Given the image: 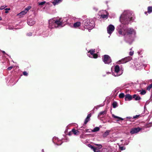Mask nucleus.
I'll return each instance as SVG.
<instances>
[{
    "mask_svg": "<svg viewBox=\"0 0 152 152\" xmlns=\"http://www.w3.org/2000/svg\"><path fill=\"white\" fill-rule=\"evenodd\" d=\"M134 54V51H130L129 53V55L131 56H132Z\"/></svg>",
    "mask_w": 152,
    "mask_h": 152,
    "instance_id": "79ce46f5",
    "label": "nucleus"
},
{
    "mask_svg": "<svg viewBox=\"0 0 152 152\" xmlns=\"http://www.w3.org/2000/svg\"><path fill=\"white\" fill-rule=\"evenodd\" d=\"M133 98L136 100H138L140 99V97L138 95L134 94L133 95Z\"/></svg>",
    "mask_w": 152,
    "mask_h": 152,
    "instance_id": "aec40b11",
    "label": "nucleus"
},
{
    "mask_svg": "<svg viewBox=\"0 0 152 152\" xmlns=\"http://www.w3.org/2000/svg\"><path fill=\"white\" fill-rule=\"evenodd\" d=\"M7 6L6 5H4L1 6L0 7V10H2L4 9L5 7H7Z\"/></svg>",
    "mask_w": 152,
    "mask_h": 152,
    "instance_id": "c9c22d12",
    "label": "nucleus"
},
{
    "mask_svg": "<svg viewBox=\"0 0 152 152\" xmlns=\"http://www.w3.org/2000/svg\"><path fill=\"white\" fill-rule=\"evenodd\" d=\"M132 48H130V50H132Z\"/></svg>",
    "mask_w": 152,
    "mask_h": 152,
    "instance_id": "4d7b16f0",
    "label": "nucleus"
},
{
    "mask_svg": "<svg viewBox=\"0 0 152 152\" xmlns=\"http://www.w3.org/2000/svg\"><path fill=\"white\" fill-rule=\"evenodd\" d=\"M89 145V147L90 148L93 150V149L94 148V147H93V146H92V145Z\"/></svg>",
    "mask_w": 152,
    "mask_h": 152,
    "instance_id": "a18cd8bd",
    "label": "nucleus"
},
{
    "mask_svg": "<svg viewBox=\"0 0 152 152\" xmlns=\"http://www.w3.org/2000/svg\"><path fill=\"white\" fill-rule=\"evenodd\" d=\"M23 75L25 76H27L28 75V73L26 71L23 72Z\"/></svg>",
    "mask_w": 152,
    "mask_h": 152,
    "instance_id": "c03bdc74",
    "label": "nucleus"
},
{
    "mask_svg": "<svg viewBox=\"0 0 152 152\" xmlns=\"http://www.w3.org/2000/svg\"><path fill=\"white\" fill-rule=\"evenodd\" d=\"M8 28L10 30H14V29H16V28H14L12 26H9Z\"/></svg>",
    "mask_w": 152,
    "mask_h": 152,
    "instance_id": "72a5a7b5",
    "label": "nucleus"
},
{
    "mask_svg": "<svg viewBox=\"0 0 152 152\" xmlns=\"http://www.w3.org/2000/svg\"><path fill=\"white\" fill-rule=\"evenodd\" d=\"M81 23L80 22H77L74 23L73 25V27L76 28L80 26Z\"/></svg>",
    "mask_w": 152,
    "mask_h": 152,
    "instance_id": "4468645a",
    "label": "nucleus"
},
{
    "mask_svg": "<svg viewBox=\"0 0 152 152\" xmlns=\"http://www.w3.org/2000/svg\"><path fill=\"white\" fill-rule=\"evenodd\" d=\"M36 23V21L34 18H29L27 21V23L28 25L32 26Z\"/></svg>",
    "mask_w": 152,
    "mask_h": 152,
    "instance_id": "1a4fd4ad",
    "label": "nucleus"
},
{
    "mask_svg": "<svg viewBox=\"0 0 152 152\" xmlns=\"http://www.w3.org/2000/svg\"><path fill=\"white\" fill-rule=\"evenodd\" d=\"M2 52L4 54H7L4 51H2Z\"/></svg>",
    "mask_w": 152,
    "mask_h": 152,
    "instance_id": "8fccbe9b",
    "label": "nucleus"
},
{
    "mask_svg": "<svg viewBox=\"0 0 152 152\" xmlns=\"http://www.w3.org/2000/svg\"><path fill=\"white\" fill-rule=\"evenodd\" d=\"M96 145L97 146V147L99 150L101 149L102 147V146L101 144H96Z\"/></svg>",
    "mask_w": 152,
    "mask_h": 152,
    "instance_id": "473e14b6",
    "label": "nucleus"
},
{
    "mask_svg": "<svg viewBox=\"0 0 152 152\" xmlns=\"http://www.w3.org/2000/svg\"><path fill=\"white\" fill-rule=\"evenodd\" d=\"M46 3V2L44 1L40 2H39L38 3V4L39 5H42L45 4Z\"/></svg>",
    "mask_w": 152,
    "mask_h": 152,
    "instance_id": "2f4dec72",
    "label": "nucleus"
},
{
    "mask_svg": "<svg viewBox=\"0 0 152 152\" xmlns=\"http://www.w3.org/2000/svg\"><path fill=\"white\" fill-rule=\"evenodd\" d=\"M89 119L88 118H86L85 120V121H84V124H86L88 122V121L89 120Z\"/></svg>",
    "mask_w": 152,
    "mask_h": 152,
    "instance_id": "f704fd0d",
    "label": "nucleus"
},
{
    "mask_svg": "<svg viewBox=\"0 0 152 152\" xmlns=\"http://www.w3.org/2000/svg\"><path fill=\"white\" fill-rule=\"evenodd\" d=\"M124 41L128 44H131L134 41V40L133 39H125Z\"/></svg>",
    "mask_w": 152,
    "mask_h": 152,
    "instance_id": "ddd939ff",
    "label": "nucleus"
},
{
    "mask_svg": "<svg viewBox=\"0 0 152 152\" xmlns=\"http://www.w3.org/2000/svg\"><path fill=\"white\" fill-rule=\"evenodd\" d=\"M53 141L55 144L57 145H60L62 143L61 141L59 140V139L56 137H53Z\"/></svg>",
    "mask_w": 152,
    "mask_h": 152,
    "instance_id": "6e6552de",
    "label": "nucleus"
},
{
    "mask_svg": "<svg viewBox=\"0 0 152 152\" xmlns=\"http://www.w3.org/2000/svg\"><path fill=\"white\" fill-rule=\"evenodd\" d=\"M140 130L141 129L139 127L133 128L131 130L130 133L132 134L137 133L139 132Z\"/></svg>",
    "mask_w": 152,
    "mask_h": 152,
    "instance_id": "9d476101",
    "label": "nucleus"
},
{
    "mask_svg": "<svg viewBox=\"0 0 152 152\" xmlns=\"http://www.w3.org/2000/svg\"><path fill=\"white\" fill-rule=\"evenodd\" d=\"M113 107V108H115L117 106V103L116 102H114L112 104Z\"/></svg>",
    "mask_w": 152,
    "mask_h": 152,
    "instance_id": "c756f323",
    "label": "nucleus"
},
{
    "mask_svg": "<svg viewBox=\"0 0 152 152\" xmlns=\"http://www.w3.org/2000/svg\"><path fill=\"white\" fill-rule=\"evenodd\" d=\"M108 15L107 14H102L101 15V17L103 18H108Z\"/></svg>",
    "mask_w": 152,
    "mask_h": 152,
    "instance_id": "bb28decb",
    "label": "nucleus"
},
{
    "mask_svg": "<svg viewBox=\"0 0 152 152\" xmlns=\"http://www.w3.org/2000/svg\"><path fill=\"white\" fill-rule=\"evenodd\" d=\"M152 119V116L150 118V120H151Z\"/></svg>",
    "mask_w": 152,
    "mask_h": 152,
    "instance_id": "3c124183",
    "label": "nucleus"
},
{
    "mask_svg": "<svg viewBox=\"0 0 152 152\" xmlns=\"http://www.w3.org/2000/svg\"><path fill=\"white\" fill-rule=\"evenodd\" d=\"M72 132L75 134H78V130H76L75 129H73L72 130Z\"/></svg>",
    "mask_w": 152,
    "mask_h": 152,
    "instance_id": "b1692460",
    "label": "nucleus"
},
{
    "mask_svg": "<svg viewBox=\"0 0 152 152\" xmlns=\"http://www.w3.org/2000/svg\"><path fill=\"white\" fill-rule=\"evenodd\" d=\"M132 97L131 95L129 94H127L125 96V100L130 101L132 100Z\"/></svg>",
    "mask_w": 152,
    "mask_h": 152,
    "instance_id": "dca6fc26",
    "label": "nucleus"
},
{
    "mask_svg": "<svg viewBox=\"0 0 152 152\" xmlns=\"http://www.w3.org/2000/svg\"><path fill=\"white\" fill-rule=\"evenodd\" d=\"M119 148L121 150H125L126 148L124 146H119Z\"/></svg>",
    "mask_w": 152,
    "mask_h": 152,
    "instance_id": "4c0bfd02",
    "label": "nucleus"
},
{
    "mask_svg": "<svg viewBox=\"0 0 152 152\" xmlns=\"http://www.w3.org/2000/svg\"><path fill=\"white\" fill-rule=\"evenodd\" d=\"M2 20V18L0 17V20Z\"/></svg>",
    "mask_w": 152,
    "mask_h": 152,
    "instance_id": "864d4df0",
    "label": "nucleus"
},
{
    "mask_svg": "<svg viewBox=\"0 0 152 152\" xmlns=\"http://www.w3.org/2000/svg\"><path fill=\"white\" fill-rule=\"evenodd\" d=\"M91 115L90 114H88L86 118L90 119V118L91 117Z\"/></svg>",
    "mask_w": 152,
    "mask_h": 152,
    "instance_id": "de8ad7c7",
    "label": "nucleus"
},
{
    "mask_svg": "<svg viewBox=\"0 0 152 152\" xmlns=\"http://www.w3.org/2000/svg\"><path fill=\"white\" fill-rule=\"evenodd\" d=\"M110 132V130H107L102 135V136L104 137H106L107 136H108L109 134V133Z\"/></svg>",
    "mask_w": 152,
    "mask_h": 152,
    "instance_id": "6ab92c4d",
    "label": "nucleus"
},
{
    "mask_svg": "<svg viewBox=\"0 0 152 152\" xmlns=\"http://www.w3.org/2000/svg\"><path fill=\"white\" fill-rule=\"evenodd\" d=\"M115 29L114 26L112 24L109 25L107 27V33L110 35L114 31Z\"/></svg>",
    "mask_w": 152,
    "mask_h": 152,
    "instance_id": "0eeeda50",
    "label": "nucleus"
},
{
    "mask_svg": "<svg viewBox=\"0 0 152 152\" xmlns=\"http://www.w3.org/2000/svg\"><path fill=\"white\" fill-rule=\"evenodd\" d=\"M26 13L27 12L24 10L21 11L20 13L17 14V15L19 16L20 17H22L23 15H25Z\"/></svg>",
    "mask_w": 152,
    "mask_h": 152,
    "instance_id": "2eb2a0df",
    "label": "nucleus"
},
{
    "mask_svg": "<svg viewBox=\"0 0 152 152\" xmlns=\"http://www.w3.org/2000/svg\"><path fill=\"white\" fill-rule=\"evenodd\" d=\"M140 52H141V51L140 52V51H138L137 53H138V54H140Z\"/></svg>",
    "mask_w": 152,
    "mask_h": 152,
    "instance_id": "603ef678",
    "label": "nucleus"
},
{
    "mask_svg": "<svg viewBox=\"0 0 152 152\" xmlns=\"http://www.w3.org/2000/svg\"><path fill=\"white\" fill-rule=\"evenodd\" d=\"M62 1L63 0H54L52 3L55 6L61 3Z\"/></svg>",
    "mask_w": 152,
    "mask_h": 152,
    "instance_id": "f8f14e48",
    "label": "nucleus"
},
{
    "mask_svg": "<svg viewBox=\"0 0 152 152\" xmlns=\"http://www.w3.org/2000/svg\"><path fill=\"white\" fill-rule=\"evenodd\" d=\"M31 8V7L30 6H28L24 10L27 13L28 10H29Z\"/></svg>",
    "mask_w": 152,
    "mask_h": 152,
    "instance_id": "a878e982",
    "label": "nucleus"
},
{
    "mask_svg": "<svg viewBox=\"0 0 152 152\" xmlns=\"http://www.w3.org/2000/svg\"><path fill=\"white\" fill-rule=\"evenodd\" d=\"M32 33L29 32L27 33L26 35L28 37H30V36H32Z\"/></svg>",
    "mask_w": 152,
    "mask_h": 152,
    "instance_id": "58836bf2",
    "label": "nucleus"
},
{
    "mask_svg": "<svg viewBox=\"0 0 152 152\" xmlns=\"http://www.w3.org/2000/svg\"><path fill=\"white\" fill-rule=\"evenodd\" d=\"M139 116V115H136L133 116V117H132L133 119H136Z\"/></svg>",
    "mask_w": 152,
    "mask_h": 152,
    "instance_id": "37998d69",
    "label": "nucleus"
},
{
    "mask_svg": "<svg viewBox=\"0 0 152 152\" xmlns=\"http://www.w3.org/2000/svg\"><path fill=\"white\" fill-rule=\"evenodd\" d=\"M42 152H44V150L43 149H42Z\"/></svg>",
    "mask_w": 152,
    "mask_h": 152,
    "instance_id": "5fc2aeb1",
    "label": "nucleus"
},
{
    "mask_svg": "<svg viewBox=\"0 0 152 152\" xmlns=\"http://www.w3.org/2000/svg\"><path fill=\"white\" fill-rule=\"evenodd\" d=\"M146 93V91L144 90L142 91L140 93V94L142 95H144Z\"/></svg>",
    "mask_w": 152,
    "mask_h": 152,
    "instance_id": "ea45409f",
    "label": "nucleus"
},
{
    "mask_svg": "<svg viewBox=\"0 0 152 152\" xmlns=\"http://www.w3.org/2000/svg\"><path fill=\"white\" fill-rule=\"evenodd\" d=\"M93 150L94 152H100L99 149L97 147H94Z\"/></svg>",
    "mask_w": 152,
    "mask_h": 152,
    "instance_id": "cd10ccee",
    "label": "nucleus"
},
{
    "mask_svg": "<svg viewBox=\"0 0 152 152\" xmlns=\"http://www.w3.org/2000/svg\"><path fill=\"white\" fill-rule=\"evenodd\" d=\"M83 27L80 28V29L85 30V29L89 31L92 29L95 26L94 21L92 19L87 18L83 21L82 23Z\"/></svg>",
    "mask_w": 152,
    "mask_h": 152,
    "instance_id": "7ed1b4c3",
    "label": "nucleus"
},
{
    "mask_svg": "<svg viewBox=\"0 0 152 152\" xmlns=\"http://www.w3.org/2000/svg\"><path fill=\"white\" fill-rule=\"evenodd\" d=\"M64 23H67V17L61 18L58 20L55 18L50 19L49 21V27L50 28L62 27Z\"/></svg>",
    "mask_w": 152,
    "mask_h": 152,
    "instance_id": "f03ea898",
    "label": "nucleus"
},
{
    "mask_svg": "<svg viewBox=\"0 0 152 152\" xmlns=\"http://www.w3.org/2000/svg\"><path fill=\"white\" fill-rule=\"evenodd\" d=\"M112 116L114 118H117L118 119V120H116L117 121H118L120 120H124V118H122L121 117L115 116V115H114V114H112Z\"/></svg>",
    "mask_w": 152,
    "mask_h": 152,
    "instance_id": "a211bd4d",
    "label": "nucleus"
},
{
    "mask_svg": "<svg viewBox=\"0 0 152 152\" xmlns=\"http://www.w3.org/2000/svg\"><path fill=\"white\" fill-rule=\"evenodd\" d=\"M103 62L105 64H109L112 62L110 57L108 55H105L102 58Z\"/></svg>",
    "mask_w": 152,
    "mask_h": 152,
    "instance_id": "423d86ee",
    "label": "nucleus"
},
{
    "mask_svg": "<svg viewBox=\"0 0 152 152\" xmlns=\"http://www.w3.org/2000/svg\"><path fill=\"white\" fill-rule=\"evenodd\" d=\"M95 52V49H91L88 52L87 55L90 57L96 58H97V55L94 53Z\"/></svg>",
    "mask_w": 152,
    "mask_h": 152,
    "instance_id": "39448f33",
    "label": "nucleus"
},
{
    "mask_svg": "<svg viewBox=\"0 0 152 152\" xmlns=\"http://www.w3.org/2000/svg\"><path fill=\"white\" fill-rule=\"evenodd\" d=\"M125 60V62H127L130 61L132 59V57L130 56H128L124 58Z\"/></svg>",
    "mask_w": 152,
    "mask_h": 152,
    "instance_id": "412c9836",
    "label": "nucleus"
},
{
    "mask_svg": "<svg viewBox=\"0 0 152 152\" xmlns=\"http://www.w3.org/2000/svg\"><path fill=\"white\" fill-rule=\"evenodd\" d=\"M12 68H13V67L12 66H11L9 67L7 69L8 70H10Z\"/></svg>",
    "mask_w": 152,
    "mask_h": 152,
    "instance_id": "49530a36",
    "label": "nucleus"
},
{
    "mask_svg": "<svg viewBox=\"0 0 152 152\" xmlns=\"http://www.w3.org/2000/svg\"><path fill=\"white\" fill-rule=\"evenodd\" d=\"M125 60L124 58L122 59L121 60H119V61H118V64H124L126 62H125Z\"/></svg>",
    "mask_w": 152,
    "mask_h": 152,
    "instance_id": "5701e85b",
    "label": "nucleus"
},
{
    "mask_svg": "<svg viewBox=\"0 0 152 152\" xmlns=\"http://www.w3.org/2000/svg\"><path fill=\"white\" fill-rule=\"evenodd\" d=\"M107 112V111L106 110H105L104 111L100 112L98 115V117H100L101 115H103L106 114Z\"/></svg>",
    "mask_w": 152,
    "mask_h": 152,
    "instance_id": "f3484780",
    "label": "nucleus"
},
{
    "mask_svg": "<svg viewBox=\"0 0 152 152\" xmlns=\"http://www.w3.org/2000/svg\"><path fill=\"white\" fill-rule=\"evenodd\" d=\"M123 71L122 69H120L118 65H116L114 67V71L112 72V75L115 77L118 76L122 74Z\"/></svg>",
    "mask_w": 152,
    "mask_h": 152,
    "instance_id": "20e7f679",
    "label": "nucleus"
},
{
    "mask_svg": "<svg viewBox=\"0 0 152 152\" xmlns=\"http://www.w3.org/2000/svg\"><path fill=\"white\" fill-rule=\"evenodd\" d=\"M148 12L149 14L152 12V6H149L148 7Z\"/></svg>",
    "mask_w": 152,
    "mask_h": 152,
    "instance_id": "4be33fe9",
    "label": "nucleus"
},
{
    "mask_svg": "<svg viewBox=\"0 0 152 152\" xmlns=\"http://www.w3.org/2000/svg\"><path fill=\"white\" fill-rule=\"evenodd\" d=\"M99 127H96L92 130L93 132H95L99 131Z\"/></svg>",
    "mask_w": 152,
    "mask_h": 152,
    "instance_id": "393cba45",
    "label": "nucleus"
},
{
    "mask_svg": "<svg viewBox=\"0 0 152 152\" xmlns=\"http://www.w3.org/2000/svg\"><path fill=\"white\" fill-rule=\"evenodd\" d=\"M128 143H129V142H128L126 144V145H128Z\"/></svg>",
    "mask_w": 152,
    "mask_h": 152,
    "instance_id": "6e6d98bb",
    "label": "nucleus"
},
{
    "mask_svg": "<svg viewBox=\"0 0 152 152\" xmlns=\"http://www.w3.org/2000/svg\"><path fill=\"white\" fill-rule=\"evenodd\" d=\"M93 9L96 11H97L98 10V9L96 7H94L93 8Z\"/></svg>",
    "mask_w": 152,
    "mask_h": 152,
    "instance_id": "09e8293b",
    "label": "nucleus"
},
{
    "mask_svg": "<svg viewBox=\"0 0 152 152\" xmlns=\"http://www.w3.org/2000/svg\"><path fill=\"white\" fill-rule=\"evenodd\" d=\"M135 17L132 11L130 10L124 11L121 15L120 21L121 24L117 28V30L119 37H126L136 34V31L132 28H126L125 25L133 22Z\"/></svg>",
    "mask_w": 152,
    "mask_h": 152,
    "instance_id": "f257e3e1",
    "label": "nucleus"
},
{
    "mask_svg": "<svg viewBox=\"0 0 152 152\" xmlns=\"http://www.w3.org/2000/svg\"><path fill=\"white\" fill-rule=\"evenodd\" d=\"M124 96V94L123 93H121L119 95V97L121 98H123Z\"/></svg>",
    "mask_w": 152,
    "mask_h": 152,
    "instance_id": "7c9ffc66",
    "label": "nucleus"
},
{
    "mask_svg": "<svg viewBox=\"0 0 152 152\" xmlns=\"http://www.w3.org/2000/svg\"><path fill=\"white\" fill-rule=\"evenodd\" d=\"M10 8H7L5 9V13H7L8 12V10H10Z\"/></svg>",
    "mask_w": 152,
    "mask_h": 152,
    "instance_id": "e433bc0d",
    "label": "nucleus"
},
{
    "mask_svg": "<svg viewBox=\"0 0 152 152\" xmlns=\"http://www.w3.org/2000/svg\"><path fill=\"white\" fill-rule=\"evenodd\" d=\"M152 88V83L147 87V89L149 91Z\"/></svg>",
    "mask_w": 152,
    "mask_h": 152,
    "instance_id": "c85d7f7f",
    "label": "nucleus"
},
{
    "mask_svg": "<svg viewBox=\"0 0 152 152\" xmlns=\"http://www.w3.org/2000/svg\"><path fill=\"white\" fill-rule=\"evenodd\" d=\"M126 118L128 119H130V120L131 121H133V118L132 117H126Z\"/></svg>",
    "mask_w": 152,
    "mask_h": 152,
    "instance_id": "a19ab883",
    "label": "nucleus"
},
{
    "mask_svg": "<svg viewBox=\"0 0 152 152\" xmlns=\"http://www.w3.org/2000/svg\"><path fill=\"white\" fill-rule=\"evenodd\" d=\"M74 17L71 16H67V23H70L71 22L73 21Z\"/></svg>",
    "mask_w": 152,
    "mask_h": 152,
    "instance_id": "9b49d317",
    "label": "nucleus"
}]
</instances>
